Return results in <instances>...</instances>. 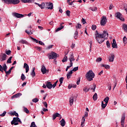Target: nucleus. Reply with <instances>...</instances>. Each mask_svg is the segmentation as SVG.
I'll return each instance as SVG.
<instances>
[{
	"label": "nucleus",
	"mask_w": 127,
	"mask_h": 127,
	"mask_svg": "<svg viewBox=\"0 0 127 127\" xmlns=\"http://www.w3.org/2000/svg\"><path fill=\"white\" fill-rule=\"evenodd\" d=\"M86 77L87 80H88L89 82H91V81H93V78H95V73H94L92 70H90L86 73Z\"/></svg>",
	"instance_id": "nucleus-1"
},
{
	"label": "nucleus",
	"mask_w": 127,
	"mask_h": 127,
	"mask_svg": "<svg viewBox=\"0 0 127 127\" xmlns=\"http://www.w3.org/2000/svg\"><path fill=\"white\" fill-rule=\"evenodd\" d=\"M6 70H7V66H6V64H4L2 66H1V65L0 64V72L3 73V71H4L6 75H9V74L11 73V70L9 69L8 71H6Z\"/></svg>",
	"instance_id": "nucleus-2"
},
{
	"label": "nucleus",
	"mask_w": 127,
	"mask_h": 127,
	"mask_svg": "<svg viewBox=\"0 0 127 127\" xmlns=\"http://www.w3.org/2000/svg\"><path fill=\"white\" fill-rule=\"evenodd\" d=\"M2 1H4L5 3L7 4H17L19 3V0H1Z\"/></svg>",
	"instance_id": "nucleus-3"
},
{
	"label": "nucleus",
	"mask_w": 127,
	"mask_h": 127,
	"mask_svg": "<svg viewBox=\"0 0 127 127\" xmlns=\"http://www.w3.org/2000/svg\"><path fill=\"white\" fill-rule=\"evenodd\" d=\"M48 56L49 59H54V60H56L57 58L59 56V55L54 52H52L50 54L48 55Z\"/></svg>",
	"instance_id": "nucleus-4"
},
{
	"label": "nucleus",
	"mask_w": 127,
	"mask_h": 127,
	"mask_svg": "<svg viewBox=\"0 0 127 127\" xmlns=\"http://www.w3.org/2000/svg\"><path fill=\"white\" fill-rule=\"evenodd\" d=\"M95 39L99 44H101L102 42H104V41H105L104 36H102V35H96Z\"/></svg>",
	"instance_id": "nucleus-5"
},
{
	"label": "nucleus",
	"mask_w": 127,
	"mask_h": 127,
	"mask_svg": "<svg viewBox=\"0 0 127 127\" xmlns=\"http://www.w3.org/2000/svg\"><path fill=\"white\" fill-rule=\"evenodd\" d=\"M43 88H44V89L48 88V89H50V90L52 89V83H51L50 81H47L45 82V84H43Z\"/></svg>",
	"instance_id": "nucleus-6"
},
{
	"label": "nucleus",
	"mask_w": 127,
	"mask_h": 127,
	"mask_svg": "<svg viewBox=\"0 0 127 127\" xmlns=\"http://www.w3.org/2000/svg\"><path fill=\"white\" fill-rule=\"evenodd\" d=\"M68 60L70 61V63H73V61H75V58H74V54L71 52L69 55Z\"/></svg>",
	"instance_id": "nucleus-7"
},
{
	"label": "nucleus",
	"mask_w": 127,
	"mask_h": 127,
	"mask_svg": "<svg viewBox=\"0 0 127 127\" xmlns=\"http://www.w3.org/2000/svg\"><path fill=\"white\" fill-rule=\"evenodd\" d=\"M6 57H7L6 54L4 53H1L0 54V61L1 62H2V61H5V60H6Z\"/></svg>",
	"instance_id": "nucleus-8"
},
{
	"label": "nucleus",
	"mask_w": 127,
	"mask_h": 127,
	"mask_svg": "<svg viewBox=\"0 0 127 127\" xmlns=\"http://www.w3.org/2000/svg\"><path fill=\"white\" fill-rule=\"evenodd\" d=\"M106 23H107V17L103 16L100 21V24L102 26H105Z\"/></svg>",
	"instance_id": "nucleus-9"
},
{
	"label": "nucleus",
	"mask_w": 127,
	"mask_h": 127,
	"mask_svg": "<svg viewBox=\"0 0 127 127\" xmlns=\"http://www.w3.org/2000/svg\"><path fill=\"white\" fill-rule=\"evenodd\" d=\"M115 16H116L117 18H119V19H120V20H122V21H125V18L123 17V15L119 12L115 14Z\"/></svg>",
	"instance_id": "nucleus-10"
},
{
	"label": "nucleus",
	"mask_w": 127,
	"mask_h": 127,
	"mask_svg": "<svg viewBox=\"0 0 127 127\" xmlns=\"http://www.w3.org/2000/svg\"><path fill=\"white\" fill-rule=\"evenodd\" d=\"M20 123L21 124V121H20V119L18 117L13 118V121L11 122V125H13L14 123Z\"/></svg>",
	"instance_id": "nucleus-11"
},
{
	"label": "nucleus",
	"mask_w": 127,
	"mask_h": 127,
	"mask_svg": "<svg viewBox=\"0 0 127 127\" xmlns=\"http://www.w3.org/2000/svg\"><path fill=\"white\" fill-rule=\"evenodd\" d=\"M12 15L15 16V17H17V18H21V17H23L24 15L18 13L14 12L12 13Z\"/></svg>",
	"instance_id": "nucleus-12"
},
{
	"label": "nucleus",
	"mask_w": 127,
	"mask_h": 127,
	"mask_svg": "<svg viewBox=\"0 0 127 127\" xmlns=\"http://www.w3.org/2000/svg\"><path fill=\"white\" fill-rule=\"evenodd\" d=\"M31 39L33 41V42H36V43H39L40 45H45V44H44L43 42H42L41 41H39L36 40V39L34 38L31 37Z\"/></svg>",
	"instance_id": "nucleus-13"
},
{
	"label": "nucleus",
	"mask_w": 127,
	"mask_h": 127,
	"mask_svg": "<svg viewBox=\"0 0 127 127\" xmlns=\"http://www.w3.org/2000/svg\"><path fill=\"white\" fill-rule=\"evenodd\" d=\"M103 37V38L105 39H108V37H109V33L107 32L106 31H104L103 34H101Z\"/></svg>",
	"instance_id": "nucleus-14"
},
{
	"label": "nucleus",
	"mask_w": 127,
	"mask_h": 127,
	"mask_svg": "<svg viewBox=\"0 0 127 127\" xmlns=\"http://www.w3.org/2000/svg\"><path fill=\"white\" fill-rule=\"evenodd\" d=\"M125 120H126V115L124 114L123 115L121 119V126L122 127H125Z\"/></svg>",
	"instance_id": "nucleus-15"
},
{
	"label": "nucleus",
	"mask_w": 127,
	"mask_h": 127,
	"mask_svg": "<svg viewBox=\"0 0 127 127\" xmlns=\"http://www.w3.org/2000/svg\"><path fill=\"white\" fill-rule=\"evenodd\" d=\"M47 7L48 9H53V3H46Z\"/></svg>",
	"instance_id": "nucleus-16"
},
{
	"label": "nucleus",
	"mask_w": 127,
	"mask_h": 127,
	"mask_svg": "<svg viewBox=\"0 0 127 127\" xmlns=\"http://www.w3.org/2000/svg\"><path fill=\"white\" fill-rule=\"evenodd\" d=\"M61 117V115L58 113H56V114L53 115V120H55L57 118H60Z\"/></svg>",
	"instance_id": "nucleus-17"
},
{
	"label": "nucleus",
	"mask_w": 127,
	"mask_h": 127,
	"mask_svg": "<svg viewBox=\"0 0 127 127\" xmlns=\"http://www.w3.org/2000/svg\"><path fill=\"white\" fill-rule=\"evenodd\" d=\"M41 72L43 73V74H46V72H47V69L44 65L42 66Z\"/></svg>",
	"instance_id": "nucleus-18"
},
{
	"label": "nucleus",
	"mask_w": 127,
	"mask_h": 127,
	"mask_svg": "<svg viewBox=\"0 0 127 127\" xmlns=\"http://www.w3.org/2000/svg\"><path fill=\"white\" fill-rule=\"evenodd\" d=\"M24 68H25L26 73H28V71H29V66H28L27 64H24Z\"/></svg>",
	"instance_id": "nucleus-19"
},
{
	"label": "nucleus",
	"mask_w": 127,
	"mask_h": 127,
	"mask_svg": "<svg viewBox=\"0 0 127 127\" xmlns=\"http://www.w3.org/2000/svg\"><path fill=\"white\" fill-rule=\"evenodd\" d=\"M115 59V56L114 55H111L109 57V62H114V60Z\"/></svg>",
	"instance_id": "nucleus-20"
},
{
	"label": "nucleus",
	"mask_w": 127,
	"mask_h": 127,
	"mask_svg": "<svg viewBox=\"0 0 127 127\" xmlns=\"http://www.w3.org/2000/svg\"><path fill=\"white\" fill-rule=\"evenodd\" d=\"M72 74H73V70H70L66 74L67 79H70V78H71V76H72Z\"/></svg>",
	"instance_id": "nucleus-21"
},
{
	"label": "nucleus",
	"mask_w": 127,
	"mask_h": 127,
	"mask_svg": "<svg viewBox=\"0 0 127 127\" xmlns=\"http://www.w3.org/2000/svg\"><path fill=\"white\" fill-rule=\"evenodd\" d=\"M21 95L22 94L20 93H17V94L13 95L11 97V99H14V98H19V97H20V96H21Z\"/></svg>",
	"instance_id": "nucleus-22"
},
{
	"label": "nucleus",
	"mask_w": 127,
	"mask_h": 127,
	"mask_svg": "<svg viewBox=\"0 0 127 127\" xmlns=\"http://www.w3.org/2000/svg\"><path fill=\"white\" fill-rule=\"evenodd\" d=\"M61 126L62 127H65V125H66V122H65V120L64 119H62V120L60 121Z\"/></svg>",
	"instance_id": "nucleus-23"
},
{
	"label": "nucleus",
	"mask_w": 127,
	"mask_h": 127,
	"mask_svg": "<svg viewBox=\"0 0 127 127\" xmlns=\"http://www.w3.org/2000/svg\"><path fill=\"white\" fill-rule=\"evenodd\" d=\"M74 103V97H71L69 98V105L70 106H72Z\"/></svg>",
	"instance_id": "nucleus-24"
},
{
	"label": "nucleus",
	"mask_w": 127,
	"mask_h": 127,
	"mask_svg": "<svg viewBox=\"0 0 127 127\" xmlns=\"http://www.w3.org/2000/svg\"><path fill=\"white\" fill-rule=\"evenodd\" d=\"M122 28L124 30L125 32H127V24H123Z\"/></svg>",
	"instance_id": "nucleus-25"
},
{
	"label": "nucleus",
	"mask_w": 127,
	"mask_h": 127,
	"mask_svg": "<svg viewBox=\"0 0 127 127\" xmlns=\"http://www.w3.org/2000/svg\"><path fill=\"white\" fill-rule=\"evenodd\" d=\"M19 43H22V44H28V42L27 41H26V40H24L23 39L20 40L19 41Z\"/></svg>",
	"instance_id": "nucleus-26"
},
{
	"label": "nucleus",
	"mask_w": 127,
	"mask_h": 127,
	"mask_svg": "<svg viewBox=\"0 0 127 127\" xmlns=\"http://www.w3.org/2000/svg\"><path fill=\"white\" fill-rule=\"evenodd\" d=\"M35 67H33L32 69V72L31 73V76H32V77H35Z\"/></svg>",
	"instance_id": "nucleus-27"
},
{
	"label": "nucleus",
	"mask_w": 127,
	"mask_h": 127,
	"mask_svg": "<svg viewBox=\"0 0 127 127\" xmlns=\"http://www.w3.org/2000/svg\"><path fill=\"white\" fill-rule=\"evenodd\" d=\"M76 87H77V85H76V84H70L68 85V88L71 89V88H76Z\"/></svg>",
	"instance_id": "nucleus-28"
},
{
	"label": "nucleus",
	"mask_w": 127,
	"mask_h": 127,
	"mask_svg": "<svg viewBox=\"0 0 127 127\" xmlns=\"http://www.w3.org/2000/svg\"><path fill=\"white\" fill-rule=\"evenodd\" d=\"M10 115H11V116H15V117H18V114L15 111L11 112L10 113Z\"/></svg>",
	"instance_id": "nucleus-29"
},
{
	"label": "nucleus",
	"mask_w": 127,
	"mask_h": 127,
	"mask_svg": "<svg viewBox=\"0 0 127 127\" xmlns=\"http://www.w3.org/2000/svg\"><path fill=\"white\" fill-rule=\"evenodd\" d=\"M74 39H78V30L75 31V33H74V35L73 36Z\"/></svg>",
	"instance_id": "nucleus-30"
},
{
	"label": "nucleus",
	"mask_w": 127,
	"mask_h": 127,
	"mask_svg": "<svg viewBox=\"0 0 127 127\" xmlns=\"http://www.w3.org/2000/svg\"><path fill=\"white\" fill-rule=\"evenodd\" d=\"M110 100V98L109 97H106L104 98L103 102H105V104H108L109 103V100Z\"/></svg>",
	"instance_id": "nucleus-31"
},
{
	"label": "nucleus",
	"mask_w": 127,
	"mask_h": 127,
	"mask_svg": "<svg viewBox=\"0 0 127 127\" xmlns=\"http://www.w3.org/2000/svg\"><path fill=\"white\" fill-rule=\"evenodd\" d=\"M83 92H85V93H87L90 91V88H88L87 87H85L83 88Z\"/></svg>",
	"instance_id": "nucleus-32"
},
{
	"label": "nucleus",
	"mask_w": 127,
	"mask_h": 127,
	"mask_svg": "<svg viewBox=\"0 0 127 127\" xmlns=\"http://www.w3.org/2000/svg\"><path fill=\"white\" fill-rule=\"evenodd\" d=\"M98 99V95L97 93H95L93 96V99L94 101H97V99Z\"/></svg>",
	"instance_id": "nucleus-33"
},
{
	"label": "nucleus",
	"mask_w": 127,
	"mask_h": 127,
	"mask_svg": "<svg viewBox=\"0 0 127 127\" xmlns=\"http://www.w3.org/2000/svg\"><path fill=\"white\" fill-rule=\"evenodd\" d=\"M22 2L26 3V2H32L33 0H21Z\"/></svg>",
	"instance_id": "nucleus-34"
},
{
	"label": "nucleus",
	"mask_w": 127,
	"mask_h": 127,
	"mask_svg": "<svg viewBox=\"0 0 127 127\" xmlns=\"http://www.w3.org/2000/svg\"><path fill=\"white\" fill-rule=\"evenodd\" d=\"M11 59H12V57H10L9 59L7 60L6 63L7 64H11Z\"/></svg>",
	"instance_id": "nucleus-35"
},
{
	"label": "nucleus",
	"mask_w": 127,
	"mask_h": 127,
	"mask_svg": "<svg viewBox=\"0 0 127 127\" xmlns=\"http://www.w3.org/2000/svg\"><path fill=\"white\" fill-rule=\"evenodd\" d=\"M101 66L102 67H104L105 69H110V65L108 64H102Z\"/></svg>",
	"instance_id": "nucleus-36"
},
{
	"label": "nucleus",
	"mask_w": 127,
	"mask_h": 127,
	"mask_svg": "<svg viewBox=\"0 0 127 127\" xmlns=\"http://www.w3.org/2000/svg\"><path fill=\"white\" fill-rule=\"evenodd\" d=\"M107 103H105V104H104V102L102 101V104H101V107L102 108V109H105L106 108V107H107Z\"/></svg>",
	"instance_id": "nucleus-37"
},
{
	"label": "nucleus",
	"mask_w": 127,
	"mask_h": 127,
	"mask_svg": "<svg viewBox=\"0 0 127 127\" xmlns=\"http://www.w3.org/2000/svg\"><path fill=\"white\" fill-rule=\"evenodd\" d=\"M23 111L26 113V114H29V110H28V109L26 107H24Z\"/></svg>",
	"instance_id": "nucleus-38"
},
{
	"label": "nucleus",
	"mask_w": 127,
	"mask_h": 127,
	"mask_svg": "<svg viewBox=\"0 0 127 127\" xmlns=\"http://www.w3.org/2000/svg\"><path fill=\"white\" fill-rule=\"evenodd\" d=\"M5 53L7 55H10V54H11V50L5 51Z\"/></svg>",
	"instance_id": "nucleus-39"
},
{
	"label": "nucleus",
	"mask_w": 127,
	"mask_h": 127,
	"mask_svg": "<svg viewBox=\"0 0 127 127\" xmlns=\"http://www.w3.org/2000/svg\"><path fill=\"white\" fill-rule=\"evenodd\" d=\"M41 8L43 9V8H45V3L43 2L41 4Z\"/></svg>",
	"instance_id": "nucleus-40"
},
{
	"label": "nucleus",
	"mask_w": 127,
	"mask_h": 127,
	"mask_svg": "<svg viewBox=\"0 0 127 127\" xmlns=\"http://www.w3.org/2000/svg\"><path fill=\"white\" fill-rule=\"evenodd\" d=\"M67 59H68V57L66 56H64L63 60H62V62H66L67 61Z\"/></svg>",
	"instance_id": "nucleus-41"
},
{
	"label": "nucleus",
	"mask_w": 127,
	"mask_h": 127,
	"mask_svg": "<svg viewBox=\"0 0 127 127\" xmlns=\"http://www.w3.org/2000/svg\"><path fill=\"white\" fill-rule=\"evenodd\" d=\"M25 76L23 74H21V79L22 80V81H24V80H25Z\"/></svg>",
	"instance_id": "nucleus-42"
},
{
	"label": "nucleus",
	"mask_w": 127,
	"mask_h": 127,
	"mask_svg": "<svg viewBox=\"0 0 127 127\" xmlns=\"http://www.w3.org/2000/svg\"><path fill=\"white\" fill-rule=\"evenodd\" d=\"M30 127H37L35 125V122H32V123L31 124Z\"/></svg>",
	"instance_id": "nucleus-43"
},
{
	"label": "nucleus",
	"mask_w": 127,
	"mask_h": 127,
	"mask_svg": "<svg viewBox=\"0 0 127 127\" xmlns=\"http://www.w3.org/2000/svg\"><path fill=\"white\" fill-rule=\"evenodd\" d=\"M38 101H39V99H38V98H34L33 99H32V102H33V103H37V102H38Z\"/></svg>",
	"instance_id": "nucleus-44"
},
{
	"label": "nucleus",
	"mask_w": 127,
	"mask_h": 127,
	"mask_svg": "<svg viewBox=\"0 0 127 127\" xmlns=\"http://www.w3.org/2000/svg\"><path fill=\"white\" fill-rule=\"evenodd\" d=\"M106 45H107L108 48H110V47L111 46V44H110V42H109V41H107Z\"/></svg>",
	"instance_id": "nucleus-45"
},
{
	"label": "nucleus",
	"mask_w": 127,
	"mask_h": 127,
	"mask_svg": "<svg viewBox=\"0 0 127 127\" xmlns=\"http://www.w3.org/2000/svg\"><path fill=\"white\" fill-rule=\"evenodd\" d=\"M113 48H118V44H112Z\"/></svg>",
	"instance_id": "nucleus-46"
},
{
	"label": "nucleus",
	"mask_w": 127,
	"mask_h": 127,
	"mask_svg": "<svg viewBox=\"0 0 127 127\" xmlns=\"http://www.w3.org/2000/svg\"><path fill=\"white\" fill-rule=\"evenodd\" d=\"M25 32L28 35H29L30 34H32V32H31V30H30V31H28L27 30H26Z\"/></svg>",
	"instance_id": "nucleus-47"
},
{
	"label": "nucleus",
	"mask_w": 127,
	"mask_h": 127,
	"mask_svg": "<svg viewBox=\"0 0 127 127\" xmlns=\"http://www.w3.org/2000/svg\"><path fill=\"white\" fill-rule=\"evenodd\" d=\"M70 13H71V12L70 11V10H67L66 11V15H67V16H70Z\"/></svg>",
	"instance_id": "nucleus-48"
},
{
	"label": "nucleus",
	"mask_w": 127,
	"mask_h": 127,
	"mask_svg": "<svg viewBox=\"0 0 127 127\" xmlns=\"http://www.w3.org/2000/svg\"><path fill=\"white\" fill-rule=\"evenodd\" d=\"M64 80V77H61L59 79V81L60 82L61 84L63 83V81Z\"/></svg>",
	"instance_id": "nucleus-49"
},
{
	"label": "nucleus",
	"mask_w": 127,
	"mask_h": 127,
	"mask_svg": "<svg viewBox=\"0 0 127 127\" xmlns=\"http://www.w3.org/2000/svg\"><path fill=\"white\" fill-rule=\"evenodd\" d=\"M79 69V67L76 66L75 67H74L71 71H74V72H76V71H77V70Z\"/></svg>",
	"instance_id": "nucleus-50"
},
{
	"label": "nucleus",
	"mask_w": 127,
	"mask_h": 127,
	"mask_svg": "<svg viewBox=\"0 0 127 127\" xmlns=\"http://www.w3.org/2000/svg\"><path fill=\"white\" fill-rule=\"evenodd\" d=\"M91 10L92 11H97V10H98V8L97 7H94L91 8Z\"/></svg>",
	"instance_id": "nucleus-51"
},
{
	"label": "nucleus",
	"mask_w": 127,
	"mask_h": 127,
	"mask_svg": "<svg viewBox=\"0 0 127 127\" xmlns=\"http://www.w3.org/2000/svg\"><path fill=\"white\" fill-rule=\"evenodd\" d=\"M6 114V111H4L3 113L0 115V117H4Z\"/></svg>",
	"instance_id": "nucleus-52"
},
{
	"label": "nucleus",
	"mask_w": 127,
	"mask_h": 127,
	"mask_svg": "<svg viewBox=\"0 0 127 127\" xmlns=\"http://www.w3.org/2000/svg\"><path fill=\"white\" fill-rule=\"evenodd\" d=\"M123 42L124 43H125V44L127 43V37L125 36L123 38Z\"/></svg>",
	"instance_id": "nucleus-53"
},
{
	"label": "nucleus",
	"mask_w": 127,
	"mask_h": 127,
	"mask_svg": "<svg viewBox=\"0 0 127 127\" xmlns=\"http://www.w3.org/2000/svg\"><path fill=\"white\" fill-rule=\"evenodd\" d=\"M92 30H96V28H97V26L96 25H93L91 27Z\"/></svg>",
	"instance_id": "nucleus-54"
},
{
	"label": "nucleus",
	"mask_w": 127,
	"mask_h": 127,
	"mask_svg": "<svg viewBox=\"0 0 127 127\" xmlns=\"http://www.w3.org/2000/svg\"><path fill=\"white\" fill-rule=\"evenodd\" d=\"M81 22H82L83 24H85V23H87V22H86V20L83 18H82L81 19Z\"/></svg>",
	"instance_id": "nucleus-55"
},
{
	"label": "nucleus",
	"mask_w": 127,
	"mask_h": 127,
	"mask_svg": "<svg viewBox=\"0 0 127 127\" xmlns=\"http://www.w3.org/2000/svg\"><path fill=\"white\" fill-rule=\"evenodd\" d=\"M69 65H70L69 66H67L66 67V68H67V69H69V68H71V67H73V63H70Z\"/></svg>",
	"instance_id": "nucleus-56"
},
{
	"label": "nucleus",
	"mask_w": 127,
	"mask_h": 127,
	"mask_svg": "<svg viewBox=\"0 0 127 127\" xmlns=\"http://www.w3.org/2000/svg\"><path fill=\"white\" fill-rule=\"evenodd\" d=\"M96 62H101L102 61V58H98L96 60Z\"/></svg>",
	"instance_id": "nucleus-57"
},
{
	"label": "nucleus",
	"mask_w": 127,
	"mask_h": 127,
	"mask_svg": "<svg viewBox=\"0 0 127 127\" xmlns=\"http://www.w3.org/2000/svg\"><path fill=\"white\" fill-rule=\"evenodd\" d=\"M82 27V25L80 24H77V25L76 26V28H81Z\"/></svg>",
	"instance_id": "nucleus-58"
},
{
	"label": "nucleus",
	"mask_w": 127,
	"mask_h": 127,
	"mask_svg": "<svg viewBox=\"0 0 127 127\" xmlns=\"http://www.w3.org/2000/svg\"><path fill=\"white\" fill-rule=\"evenodd\" d=\"M63 24H64V22H63V23H62L61 24H60V27L61 28H62V29H63L64 28V26L63 25Z\"/></svg>",
	"instance_id": "nucleus-59"
},
{
	"label": "nucleus",
	"mask_w": 127,
	"mask_h": 127,
	"mask_svg": "<svg viewBox=\"0 0 127 127\" xmlns=\"http://www.w3.org/2000/svg\"><path fill=\"white\" fill-rule=\"evenodd\" d=\"M62 29V28H61L60 27L58 28L56 30V32H58V31H60V30H61Z\"/></svg>",
	"instance_id": "nucleus-60"
},
{
	"label": "nucleus",
	"mask_w": 127,
	"mask_h": 127,
	"mask_svg": "<svg viewBox=\"0 0 127 127\" xmlns=\"http://www.w3.org/2000/svg\"><path fill=\"white\" fill-rule=\"evenodd\" d=\"M91 90H93V92H95L96 90V84H93V88H91Z\"/></svg>",
	"instance_id": "nucleus-61"
},
{
	"label": "nucleus",
	"mask_w": 127,
	"mask_h": 127,
	"mask_svg": "<svg viewBox=\"0 0 127 127\" xmlns=\"http://www.w3.org/2000/svg\"><path fill=\"white\" fill-rule=\"evenodd\" d=\"M36 49H37V50H38L39 51H40L42 49V48H40V47H36Z\"/></svg>",
	"instance_id": "nucleus-62"
},
{
	"label": "nucleus",
	"mask_w": 127,
	"mask_h": 127,
	"mask_svg": "<svg viewBox=\"0 0 127 127\" xmlns=\"http://www.w3.org/2000/svg\"><path fill=\"white\" fill-rule=\"evenodd\" d=\"M113 7H114V5H113V4H110L109 9H113Z\"/></svg>",
	"instance_id": "nucleus-63"
},
{
	"label": "nucleus",
	"mask_w": 127,
	"mask_h": 127,
	"mask_svg": "<svg viewBox=\"0 0 127 127\" xmlns=\"http://www.w3.org/2000/svg\"><path fill=\"white\" fill-rule=\"evenodd\" d=\"M44 106H45V108H47V103L46 102H44Z\"/></svg>",
	"instance_id": "nucleus-64"
}]
</instances>
